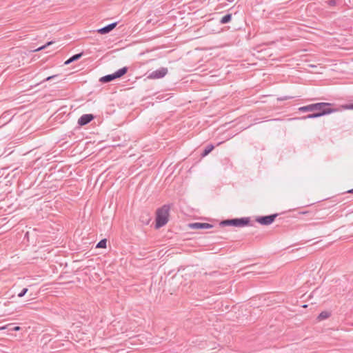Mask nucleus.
<instances>
[{
    "instance_id": "obj_9",
    "label": "nucleus",
    "mask_w": 353,
    "mask_h": 353,
    "mask_svg": "<svg viewBox=\"0 0 353 353\" xmlns=\"http://www.w3.org/2000/svg\"><path fill=\"white\" fill-rule=\"evenodd\" d=\"M117 22H114V23L107 25L105 27H103V28L99 29L97 31L99 33H100L101 34H107V33L110 32V31H112L117 26Z\"/></svg>"
},
{
    "instance_id": "obj_17",
    "label": "nucleus",
    "mask_w": 353,
    "mask_h": 353,
    "mask_svg": "<svg viewBox=\"0 0 353 353\" xmlns=\"http://www.w3.org/2000/svg\"><path fill=\"white\" fill-rule=\"evenodd\" d=\"M107 246V240L105 239L101 240L97 245L98 248H105Z\"/></svg>"
},
{
    "instance_id": "obj_10",
    "label": "nucleus",
    "mask_w": 353,
    "mask_h": 353,
    "mask_svg": "<svg viewBox=\"0 0 353 353\" xmlns=\"http://www.w3.org/2000/svg\"><path fill=\"white\" fill-rule=\"evenodd\" d=\"M316 108V106H314V103H312V104H310L307 105L301 106V107L299 108V111L302 112H312V111H314V108Z\"/></svg>"
},
{
    "instance_id": "obj_20",
    "label": "nucleus",
    "mask_w": 353,
    "mask_h": 353,
    "mask_svg": "<svg viewBox=\"0 0 353 353\" xmlns=\"http://www.w3.org/2000/svg\"><path fill=\"white\" fill-rule=\"evenodd\" d=\"M337 3V0H328L326 3L330 6H334Z\"/></svg>"
},
{
    "instance_id": "obj_27",
    "label": "nucleus",
    "mask_w": 353,
    "mask_h": 353,
    "mask_svg": "<svg viewBox=\"0 0 353 353\" xmlns=\"http://www.w3.org/2000/svg\"><path fill=\"white\" fill-rule=\"evenodd\" d=\"M10 325H4V326H2V327H0V330H5L7 328L8 326H9Z\"/></svg>"
},
{
    "instance_id": "obj_1",
    "label": "nucleus",
    "mask_w": 353,
    "mask_h": 353,
    "mask_svg": "<svg viewBox=\"0 0 353 353\" xmlns=\"http://www.w3.org/2000/svg\"><path fill=\"white\" fill-rule=\"evenodd\" d=\"M170 209V205H164L157 210L156 228H160L168 223Z\"/></svg>"
},
{
    "instance_id": "obj_5",
    "label": "nucleus",
    "mask_w": 353,
    "mask_h": 353,
    "mask_svg": "<svg viewBox=\"0 0 353 353\" xmlns=\"http://www.w3.org/2000/svg\"><path fill=\"white\" fill-rule=\"evenodd\" d=\"M277 214H271L269 216H260L256 219V221L261 225H268L271 224L276 217Z\"/></svg>"
},
{
    "instance_id": "obj_6",
    "label": "nucleus",
    "mask_w": 353,
    "mask_h": 353,
    "mask_svg": "<svg viewBox=\"0 0 353 353\" xmlns=\"http://www.w3.org/2000/svg\"><path fill=\"white\" fill-rule=\"evenodd\" d=\"M168 73V68H161L158 70H156L153 72H152L150 75L149 78L150 79H161L164 77Z\"/></svg>"
},
{
    "instance_id": "obj_4",
    "label": "nucleus",
    "mask_w": 353,
    "mask_h": 353,
    "mask_svg": "<svg viewBox=\"0 0 353 353\" xmlns=\"http://www.w3.org/2000/svg\"><path fill=\"white\" fill-rule=\"evenodd\" d=\"M331 103L325 102L314 103V106H316V108H314V111L317 110L319 112H323V110H332V113L336 112L337 109L330 108V106H331Z\"/></svg>"
},
{
    "instance_id": "obj_28",
    "label": "nucleus",
    "mask_w": 353,
    "mask_h": 353,
    "mask_svg": "<svg viewBox=\"0 0 353 353\" xmlns=\"http://www.w3.org/2000/svg\"><path fill=\"white\" fill-rule=\"evenodd\" d=\"M349 192L353 193V189L350 190Z\"/></svg>"
},
{
    "instance_id": "obj_18",
    "label": "nucleus",
    "mask_w": 353,
    "mask_h": 353,
    "mask_svg": "<svg viewBox=\"0 0 353 353\" xmlns=\"http://www.w3.org/2000/svg\"><path fill=\"white\" fill-rule=\"evenodd\" d=\"M82 55H83L82 52L74 54L73 56H72L70 57V60L72 61H75L79 59L82 57Z\"/></svg>"
},
{
    "instance_id": "obj_7",
    "label": "nucleus",
    "mask_w": 353,
    "mask_h": 353,
    "mask_svg": "<svg viewBox=\"0 0 353 353\" xmlns=\"http://www.w3.org/2000/svg\"><path fill=\"white\" fill-rule=\"evenodd\" d=\"M189 227L191 229L194 230H204V229H210L212 228L213 226L212 225L207 223H192L189 224Z\"/></svg>"
},
{
    "instance_id": "obj_16",
    "label": "nucleus",
    "mask_w": 353,
    "mask_h": 353,
    "mask_svg": "<svg viewBox=\"0 0 353 353\" xmlns=\"http://www.w3.org/2000/svg\"><path fill=\"white\" fill-rule=\"evenodd\" d=\"M214 149V145H208L205 147V150L203 152L202 155L206 156L208 155L212 150Z\"/></svg>"
},
{
    "instance_id": "obj_21",
    "label": "nucleus",
    "mask_w": 353,
    "mask_h": 353,
    "mask_svg": "<svg viewBox=\"0 0 353 353\" xmlns=\"http://www.w3.org/2000/svg\"><path fill=\"white\" fill-rule=\"evenodd\" d=\"M28 292V288H23V289L21 291V292H19V293L18 294V296H19V297H23V296L26 294V292Z\"/></svg>"
},
{
    "instance_id": "obj_19",
    "label": "nucleus",
    "mask_w": 353,
    "mask_h": 353,
    "mask_svg": "<svg viewBox=\"0 0 353 353\" xmlns=\"http://www.w3.org/2000/svg\"><path fill=\"white\" fill-rule=\"evenodd\" d=\"M53 43H54L53 41H49L46 44H45L44 46H42L38 48L37 49L34 50V51H36V52L37 51H40V50H41L43 49H45L47 46L52 44Z\"/></svg>"
},
{
    "instance_id": "obj_2",
    "label": "nucleus",
    "mask_w": 353,
    "mask_h": 353,
    "mask_svg": "<svg viewBox=\"0 0 353 353\" xmlns=\"http://www.w3.org/2000/svg\"><path fill=\"white\" fill-rule=\"evenodd\" d=\"M250 218L243 217L240 219H228L221 222L220 225H232L235 227H244L249 224Z\"/></svg>"
},
{
    "instance_id": "obj_25",
    "label": "nucleus",
    "mask_w": 353,
    "mask_h": 353,
    "mask_svg": "<svg viewBox=\"0 0 353 353\" xmlns=\"http://www.w3.org/2000/svg\"><path fill=\"white\" fill-rule=\"evenodd\" d=\"M20 330H21V327L19 326H15L12 329V330H13V331H19Z\"/></svg>"
},
{
    "instance_id": "obj_24",
    "label": "nucleus",
    "mask_w": 353,
    "mask_h": 353,
    "mask_svg": "<svg viewBox=\"0 0 353 353\" xmlns=\"http://www.w3.org/2000/svg\"><path fill=\"white\" fill-rule=\"evenodd\" d=\"M72 62H73L72 61L70 60V58H69L68 60H66L64 63L65 65H69L70 63H71Z\"/></svg>"
},
{
    "instance_id": "obj_14",
    "label": "nucleus",
    "mask_w": 353,
    "mask_h": 353,
    "mask_svg": "<svg viewBox=\"0 0 353 353\" xmlns=\"http://www.w3.org/2000/svg\"><path fill=\"white\" fill-rule=\"evenodd\" d=\"M330 316V313L327 311L321 312L318 316L317 319L319 321H322L327 319Z\"/></svg>"
},
{
    "instance_id": "obj_13",
    "label": "nucleus",
    "mask_w": 353,
    "mask_h": 353,
    "mask_svg": "<svg viewBox=\"0 0 353 353\" xmlns=\"http://www.w3.org/2000/svg\"><path fill=\"white\" fill-rule=\"evenodd\" d=\"M114 79H116L114 74H108V75H105L104 77H102L101 79H100V81L101 82H103V83H108V82H110Z\"/></svg>"
},
{
    "instance_id": "obj_15",
    "label": "nucleus",
    "mask_w": 353,
    "mask_h": 353,
    "mask_svg": "<svg viewBox=\"0 0 353 353\" xmlns=\"http://www.w3.org/2000/svg\"><path fill=\"white\" fill-rule=\"evenodd\" d=\"M231 19H232V14H227L221 19L220 22L222 24H225V23L230 22L231 21Z\"/></svg>"
},
{
    "instance_id": "obj_23",
    "label": "nucleus",
    "mask_w": 353,
    "mask_h": 353,
    "mask_svg": "<svg viewBox=\"0 0 353 353\" xmlns=\"http://www.w3.org/2000/svg\"><path fill=\"white\" fill-rule=\"evenodd\" d=\"M345 108L349 110H353V104L347 105L345 106Z\"/></svg>"
},
{
    "instance_id": "obj_3",
    "label": "nucleus",
    "mask_w": 353,
    "mask_h": 353,
    "mask_svg": "<svg viewBox=\"0 0 353 353\" xmlns=\"http://www.w3.org/2000/svg\"><path fill=\"white\" fill-rule=\"evenodd\" d=\"M331 113H332V110H323V112H318L316 113L310 114L299 118H294L293 119L305 120L307 119H315Z\"/></svg>"
},
{
    "instance_id": "obj_11",
    "label": "nucleus",
    "mask_w": 353,
    "mask_h": 353,
    "mask_svg": "<svg viewBox=\"0 0 353 353\" xmlns=\"http://www.w3.org/2000/svg\"><path fill=\"white\" fill-rule=\"evenodd\" d=\"M127 71H128V68L127 67H123V68L118 70L117 71H116L113 74H114L115 78L117 79V78H120L121 77L124 75L127 72Z\"/></svg>"
},
{
    "instance_id": "obj_8",
    "label": "nucleus",
    "mask_w": 353,
    "mask_h": 353,
    "mask_svg": "<svg viewBox=\"0 0 353 353\" xmlns=\"http://www.w3.org/2000/svg\"><path fill=\"white\" fill-rule=\"evenodd\" d=\"M94 119V116L91 114H83L78 120V124L85 125L90 123Z\"/></svg>"
},
{
    "instance_id": "obj_26",
    "label": "nucleus",
    "mask_w": 353,
    "mask_h": 353,
    "mask_svg": "<svg viewBox=\"0 0 353 353\" xmlns=\"http://www.w3.org/2000/svg\"><path fill=\"white\" fill-rule=\"evenodd\" d=\"M55 76H50V77H47L44 81H50L52 79H53Z\"/></svg>"
},
{
    "instance_id": "obj_12",
    "label": "nucleus",
    "mask_w": 353,
    "mask_h": 353,
    "mask_svg": "<svg viewBox=\"0 0 353 353\" xmlns=\"http://www.w3.org/2000/svg\"><path fill=\"white\" fill-rule=\"evenodd\" d=\"M127 71H128V68L127 67H123V68L118 70L117 71H116L113 74H114L115 78L117 79V78H120L121 77L124 75L127 72Z\"/></svg>"
},
{
    "instance_id": "obj_22",
    "label": "nucleus",
    "mask_w": 353,
    "mask_h": 353,
    "mask_svg": "<svg viewBox=\"0 0 353 353\" xmlns=\"http://www.w3.org/2000/svg\"><path fill=\"white\" fill-rule=\"evenodd\" d=\"M293 98H294L293 97L285 96L284 97L279 98L278 99L280 100V101H283V100H287V99H293Z\"/></svg>"
}]
</instances>
